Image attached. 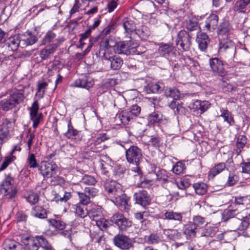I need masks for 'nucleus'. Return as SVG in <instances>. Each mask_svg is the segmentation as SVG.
Segmentation results:
<instances>
[{
	"label": "nucleus",
	"instance_id": "obj_1",
	"mask_svg": "<svg viewBox=\"0 0 250 250\" xmlns=\"http://www.w3.org/2000/svg\"><path fill=\"white\" fill-rule=\"evenodd\" d=\"M125 143V142H123L119 143V145L126 149L125 151L126 160L129 163L135 164L137 166L136 168L137 174L138 176H141V171L138 166L143 158L142 151L140 148L135 146H131L126 149L124 145Z\"/></svg>",
	"mask_w": 250,
	"mask_h": 250
},
{
	"label": "nucleus",
	"instance_id": "obj_2",
	"mask_svg": "<svg viewBox=\"0 0 250 250\" xmlns=\"http://www.w3.org/2000/svg\"><path fill=\"white\" fill-rule=\"evenodd\" d=\"M141 107L137 104H134L127 109L123 111L119 115L121 122L124 124H128L129 122L137 117L141 112Z\"/></svg>",
	"mask_w": 250,
	"mask_h": 250
},
{
	"label": "nucleus",
	"instance_id": "obj_3",
	"mask_svg": "<svg viewBox=\"0 0 250 250\" xmlns=\"http://www.w3.org/2000/svg\"><path fill=\"white\" fill-rule=\"evenodd\" d=\"M58 167L53 162H42L38 166L39 170L44 178L54 177L56 174Z\"/></svg>",
	"mask_w": 250,
	"mask_h": 250
},
{
	"label": "nucleus",
	"instance_id": "obj_4",
	"mask_svg": "<svg viewBox=\"0 0 250 250\" xmlns=\"http://www.w3.org/2000/svg\"><path fill=\"white\" fill-rule=\"evenodd\" d=\"M190 39L191 37L187 32L185 30L180 31L176 41L178 49L184 51L188 50L191 45Z\"/></svg>",
	"mask_w": 250,
	"mask_h": 250
},
{
	"label": "nucleus",
	"instance_id": "obj_5",
	"mask_svg": "<svg viewBox=\"0 0 250 250\" xmlns=\"http://www.w3.org/2000/svg\"><path fill=\"white\" fill-rule=\"evenodd\" d=\"M103 59L110 64L111 69L113 70L119 69L123 63L122 59L119 56L109 53L108 51L104 53Z\"/></svg>",
	"mask_w": 250,
	"mask_h": 250
},
{
	"label": "nucleus",
	"instance_id": "obj_6",
	"mask_svg": "<svg viewBox=\"0 0 250 250\" xmlns=\"http://www.w3.org/2000/svg\"><path fill=\"white\" fill-rule=\"evenodd\" d=\"M13 178L8 174L5 176L1 185L2 191H3L5 195H8L9 199L13 198L16 194V191L13 189Z\"/></svg>",
	"mask_w": 250,
	"mask_h": 250
},
{
	"label": "nucleus",
	"instance_id": "obj_7",
	"mask_svg": "<svg viewBox=\"0 0 250 250\" xmlns=\"http://www.w3.org/2000/svg\"><path fill=\"white\" fill-rule=\"evenodd\" d=\"M110 221L115 224L121 230H126L131 226V222L119 213H115L110 219Z\"/></svg>",
	"mask_w": 250,
	"mask_h": 250
},
{
	"label": "nucleus",
	"instance_id": "obj_8",
	"mask_svg": "<svg viewBox=\"0 0 250 250\" xmlns=\"http://www.w3.org/2000/svg\"><path fill=\"white\" fill-rule=\"evenodd\" d=\"M63 41V40L62 38H57L55 40L54 43L42 49L40 53V56L42 59L46 60L48 59L51 55L54 54L56 49Z\"/></svg>",
	"mask_w": 250,
	"mask_h": 250
},
{
	"label": "nucleus",
	"instance_id": "obj_9",
	"mask_svg": "<svg viewBox=\"0 0 250 250\" xmlns=\"http://www.w3.org/2000/svg\"><path fill=\"white\" fill-rule=\"evenodd\" d=\"M113 241L116 247L123 250H129L132 247L131 240L123 234L116 235L114 236Z\"/></svg>",
	"mask_w": 250,
	"mask_h": 250
},
{
	"label": "nucleus",
	"instance_id": "obj_10",
	"mask_svg": "<svg viewBox=\"0 0 250 250\" xmlns=\"http://www.w3.org/2000/svg\"><path fill=\"white\" fill-rule=\"evenodd\" d=\"M249 225L246 220L240 219L237 218H232L228 222V226L230 231H243L246 230Z\"/></svg>",
	"mask_w": 250,
	"mask_h": 250
},
{
	"label": "nucleus",
	"instance_id": "obj_11",
	"mask_svg": "<svg viewBox=\"0 0 250 250\" xmlns=\"http://www.w3.org/2000/svg\"><path fill=\"white\" fill-rule=\"evenodd\" d=\"M104 187L110 197L119 196L122 193V189L119 185L114 181L106 180L104 184Z\"/></svg>",
	"mask_w": 250,
	"mask_h": 250
},
{
	"label": "nucleus",
	"instance_id": "obj_12",
	"mask_svg": "<svg viewBox=\"0 0 250 250\" xmlns=\"http://www.w3.org/2000/svg\"><path fill=\"white\" fill-rule=\"evenodd\" d=\"M39 109V106L37 101H35L29 108L30 116L31 120L33 123V127L34 128H36L38 126L42 117V113H38Z\"/></svg>",
	"mask_w": 250,
	"mask_h": 250
},
{
	"label": "nucleus",
	"instance_id": "obj_13",
	"mask_svg": "<svg viewBox=\"0 0 250 250\" xmlns=\"http://www.w3.org/2000/svg\"><path fill=\"white\" fill-rule=\"evenodd\" d=\"M147 120L148 123L150 125L165 124L167 122V120L159 111H155L150 114L147 117Z\"/></svg>",
	"mask_w": 250,
	"mask_h": 250
},
{
	"label": "nucleus",
	"instance_id": "obj_14",
	"mask_svg": "<svg viewBox=\"0 0 250 250\" xmlns=\"http://www.w3.org/2000/svg\"><path fill=\"white\" fill-rule=\"evenodd\" d=\"M94 84L93 80L89 77H84L75 80L70 84L71 87L83 88L88 89Z\"/></svg>",
	"mask_w": 250,
	"mask_h": 250
},
{
	"label": "nucleus",
	"instance_id": "obj_15",
	"mask_svg": "<svg viewBox=\"0 0 250 250\" xmlns=\"http://www.w3.org/2000/svg\"><path fill=\"white\" fill-rule=\"evenodd\" d=\"M209 65L211 71L220 75L224 73V68L223 62L219 59L215 58L209 60Z\"/></svg>",
	"mask_w": 250,
	"mask_h": 250
},
{
	"label": "nucleus",
	"instance_id": "obj_16",
	"mask_svg": "<svg viewBox=\"0 0 250 250\" xmlns=\"http://www.w3.org/2000/svg\"><path fill=\"white\" fill-rule=\"evenodd\" d=\"M9 98L16 104H19L24 99V90L23 89H14L9 92Z\"/></svg>",
	"mask_w": 250,
	"mask_h": 250
},
{
	"label": "nucleus",
	"instance_id": "obj_17",
	"mask_svg": "<svg viewBox=\"0 0 250 250\" xmlns=\"http://www.w3.org/2000/svg\"><path fill=\"white\" fill-rule=\"evenodd\" d=\"M134 198L137 204L142 206H146L150 203V199L146 191L145 190L139 191L134 195Z\"/></svg>",
	"mask_w": 250,
	"mask_h": 250
},
{
	"label": "nucleus",
	"instance_id": "obj_18",
	"mask_svg": "<svg viewBox=\"0 0 250 250\" xmlns=\"http://www.w3.org/2000/svg\"><path fill=\"white\" fill-rule=\"evenodd\" d=\"M20 38L21 42L25 45H32L37 41V38L29 31L21 35Z\"/></svg>",
	"mask_w": 250,
	"mask_h": 250
},
{
	"label": "nucleus",
	"instance_id": "obj_19",
	"mask_svg": "<svg viewBox=\"0 0 250 250\" xmlns=\"http://www.w3.org/2000/svg\"><path fill=\"white\" fill-rule=\"evenodd\" d=\"M21 40L20 37L15 35L13 37H11L5 41V45L8 48V49L12 51H15L17 50Z\"/></svg>",
	"mask_w": 250,
	"mask_h": 250
},
{
	"label": "nucleus",
	"instance_id": "obj_20",
	"mask_svg": "<svg viewBox=\"0 0 250 250\" xmlns=\"http://www.w3.org/2000/svg\"><path fill=\"white\" fill-rule=\"evenodd\" d=\"M196 42L198 43L199 48L202 51H205L209 43V39L206 34L201 33L198 35Z\"/></svg>",
	"mask_w": 250,
	"mask_h": 250
},
{
	"label": "nucleus",
	"instance_id": "obj_21",
	"mask_svg": "<svg viewBox=\"0 0 250 250\" xmlns=\"http://www.w3.org/2000/svg\"><path fill=\"white\" fill-rule=\"evenodd\" d=\"M31 214L35 217L44 219L47 217L46 209L42 207L36 206L33 207L31 211Z\"/></svg>",
	"mask_w": 250,
	"mask_h": 250
},
{
	"label": "nucleus",
	"instance_id": "obj_22",
	"mask_svg": "<svg viewBox=\"0 0 250 250\" xmlns=\"http://www.w3.org/2000/svg\"><path fill=\"white\" fill-rule=\"evenodd\" d=\"M38 240L33 237H27L23 240V243L28 250H38Z\"/></svg>",
	"mask_w": 250,
	"mask_h": 250
},
{
	"label": "nucleus",
	"instance_id": "obj_23",
	"mask_svg": "<svg viewBox=\"0 0 250 250\" xmlns=\"http://www.w3.org/2000/svg\"><path fill=\"white\" fill-rule=\"evenodd\" d=\"M230 26L227 21H224L218 29L219 38H223V36L228 37L230 30Z\"/></svg>",
	"mask_w": 250,
	"mask_h": 250
},
{
	"label": "nucleus",
	"instance_id": "obj_24",
	"mask_svg": "<svg viewBox=\"0 0 250 250\" xmlns=\"http://www.w3.org/2000/svg\"><path fill=\"white\" fill-rule=\"evenodd\" d=\"M219 51L225 52L228 49H232L234 47V44L232 41L227 38H220Z\"/></svg>",
	"mask_w": 250,
	"mask_h": 250
},
{
	"label": "nucleus",
	"instance_id": "obj_25",
	"mask_svg": "<svg viewBox=\"0 0 250 250\" xmlns=\"http://www.w3.org/2000/svg\"><path fill=\"white\" fill-rule=\"evenodd\" d=\"M73 208L76 215L80 218H84L88 215V211L84 205L77 204L73 206Z\"/></svg>",
	"mask_w": 250,
	"mask_h": 250
},
{
	"label": "nucleus",
	"instance_id": "obj_26",
	"mask_svg": "<svg viewBox=\"0 0 250 250\" xmlns=\"http://www.w3.org/2000/svg\"><path fill=\"white\" fill-rule=\"evenodd\" d=\"M71 197L72 195L71 193L69 192H65L63 194L62 193H57L55 192L53 201L57 203L59 202H66Z\"/></svg>",
	"mask_w": 250,
	"mask_h": 250
},
{
	"label": "nucleus",
	"instance_id": "obj_27",
	"mask_svg": "<svg viewBox=\"0 0 250 250\" xmlns=\"http://www.w3.org/2000/svg\"><path fill=\"white\" fill-rule=\"evenodd\" d=\"M226 165L224 163H220L213 167L208 173L210 177L214 178L216 175L221 173L226 168Z\"/></svg>",
	"mask_w": 250,
	"mask_h": 250
},
{
	"label": "nucleus",
	"instance_id": "obj_28",
	"mask_svg": "<svg viewBox=\"0 0 250 250\" xmlns=\"http://www.w3.org/2000/svg\"><path fill=\"white\" fill-rule=\"evenodd\" d=\"M250 3V0H240L235 3L234 10L237 12V14L246 13V10L244 9Z\"/></svg>",
	"mask_w": 250,
	"mask_h": 250
},
{
	"label": "nucleus",
	"instance_id": "obj_29",
	"mask_svg": "<svg viewBox=\"0 0 250 250\" xmlns=\"http://www.w3.org/2000/svg\"><path fill=\"white\" fill-rule=\"evenodd\" d=\"M128 45H128L126 42H119L115 45V49L118 54H124L128 55L130 54V52H128L127 50Z\"/></svg>",
	"mask_w": 250,
	"mask_h": 250
},
{
	"label": "nucleus",
	"instance_id": "obj_30",
	"mask_svg": "<svg viewBox=\"0 0 250 250\" xmlns=\"http://www.w3.org/2000/svg\"><path fill=\"white\" fill-rule=\"evenodd\" d=\"M114 46L115 47V42L111 39H106L101 43V47L104 50V53L108 51L109 53H112V50L115 49H113Z\"/></svg>",
	"mask_w": 250,
	"mask_h": 250
},
{
	"label": "nucleus",
	"instance_id": "obj_31",
	"mask_svg": "<svg viewBox=\"0 0 250 250\" xmlns=\"http://www.w3.org/2000/svg\"><path fill=\"white\" fill-rule=\"evenodd\" d=\"M197 228L192 223L190 222L185 226L184 234L188 238L194 237L196 235V229Z\"/></svg>",
	"mask_w": 250,
	"mask_h": 250
},
{
	"label": "nucleus",
	"instance_id": "obj_32",
	"mask_svg": "<svg viewBox=\"0 0 250 250\" xmlns=\"http://www.w3.org/2000/svg\"><path fill=\"white\" fill-rule=\"evenodd\" d=\"M3 247L5 250H17L20 248L21 244L11 239H6L3 243Z\"/></svg>",
	"mask_w": 250,
	"mask_h": 250
},
{
	"label": "nucleus",
	"instance_id": "obj_33",
	"mask_svg": "<svg viewBox=\"0 0 250 250\" xmlns=\"http://www.w3.org/2000/svg\"><path fill=\"white\" fill-rule=\"evenodd\" d=\"M165 93L167 97L171 98L173 100H178L180 94L179 90L175 87L166 88Z\"/></svg>",
	"mask_w": 250,
	"mask_h": 250
},
{
	"label": "nucleus",
	"instance_id": "obj_34",
	"mask_svg": "<svg viewBox=\"0 0 250 250\" xmlns=\"http://www.w3.org/2000/svg\"><path fill=\"white\" fill-rule=\"evenodd\" d=\"M16 104L8 98L0 101V108L4 111L12 109Z\"/></svg>",
	"mask_w": 250,
	"mask_h": 250
},
{
	"label": "nucleus",
	"instance_id": "obj_35",
	"mask_svg": "<svg viewBox=\"0 0 250 250\" xmlns=\"http://www.w3.org/2000/svg\"><path fill=\"white\" fill-rule=\"evenodd\" d=\"M50 82V80L48 81V82H46L43 80L42 81H40L38 82L37 84V92L36 93V95H38V97L40 98H42L45 92V90L46 89L48 85V83Z\"/></svg>",
	"mask_w": 250,
	"mask_h": 250
},
{
	"label": "nucleus",
	"instance_id": "obj_36",
	"mask_svg": "<svg viewBox=\"0 0 250 250\" xmlns=\"http://www.w3.org/2000/svg\"><path fill=\"white\" fill-rule=\"evenodd\" d=\"M164 216L165 219L178 221L180 222H181L183 218L181 213L175 212L173 211H167L165 213Z\"/></svg>",
	"mask_w": 250,
	"mask_h": 250
},
{
	"label": "nucleus",
	"instance_id": "obj_37",
	"mask_svg": "<svg viewBox=\"0 0 250 250\" xmlns=\"http://www.w3.org/2000/svg\"><path fill=\"white\" fill-rule=\"evenodd\" d=\"M193 187L196 194L204 195L207 191V186L203 183H196L193 184Z\"/></svg>",
	"mask_w": 250,
	"mask_h": 250
},
{
	"label": "nucleus",
	"instance_id": "obj_38",
	"mask_svg": "<svg viewBox=\"0 0 250 250\" xmlns=\"http://www.w3.org/2000/svg\"><path fill=\"white\" fill-rule=\"evenodd\" d=\"M114 198L116 200V202H120L121 206L124 207V209H128V199L127 198L126 195L123 192L119 196H115Z\"/></svg>",
	"mask_w": 250,
	"mask_h": 250
},
{
	"label": "nucleus",
	"instance_id": "obj_39",
	"mask_svg": "<svg viewBox=\"0 0 250 250\" xmlns=\"http://www.w3.org/2000/svg\"><path fill=\"white\" fill-rule=\"evenodd\" d=\"M79 135V131L75 129L71 125V123L68 124V130L64 135L69 139H75Z\"/></svg>",
	"mask_w": 250,
	"mask_h": 250
},
{
	"label": "nucleus",
	"instance_id": "obj_40",
	"mask_svg": "<svg viewBox=\"0 0 250 250\" xmlns=\"http://www.w3.org/2000/svg\"><path fill=\"white\" fill-rule=\"evenodd\" d=\"M98 168L102 174H107L110 169V166L103 160H100L97 165Z\"/></svg>",
	"mask_w": 250,
	"mask_h": 250
},
{
	"label": "nucleus",
	"instance_id": "obj_41",
	"mask_svg": "<svg viewBox=\"0 0 250 250\" xmlns=\"http://www.w3.org/2000/svg\"><path fill=\"white\" fill-rule=\"evenodd\" d=\"M194 105L197 109L201 111V113H203L206 111L209 106V104L208 101H201L197 100L194 103Z\"/></svg>",
	"mask_w": 250,
	"mask_h": 250
},
{
	"label": "nucleus",
	"instance_id": "obj_42",
	"mask_svg": "<svg viewBox=\"0 0 250 250\" xmlns=\"http://www.w3.org/2000/svg\"><path fill=\"white\" fill-rule=\"evenodd\" d=\"M77 193L79 196L80 200V202L78 204L86 206L90 203L91 201L90 197L84 191L83 192L81 191H77Z\"/></svg>",
	"mask_w": 250,
	"mask_h": 250
},
{
	"label": "nucleus",
	"instance_id": "obj_43",
	"mask_svg": "<svg viewBox=\"0 0 250 250\" xmlns=\"http://www.w3.org/2000/svg\"><path fill=\"white\" fill-rule=\"evenodd\" d=\"M56 34L52 30H49L42 40V44L45 45L53 42L56 38Z\"/></svg>",
	"mask_w": 250,
	"mask_h": 250
},
{
	"label": "nucleus",
	"instance_id": "obj_44",
	"mask_svg": "<svg viewBox=\"0 0 250 250\" xmlns=\"http://www.w3.org/2000/svg\"><path fill=\"white\" fill-rule=\"evenodd\" d=\"M127 43L129 44L127 48L128 51L130 52V55L139 54L140 51L138 50L139 45L137 42H134L132 41L126 42Z\"/></svg>",
	"mask_w": 250,
	"mask_h": 250
},
{
	"label": "nucleus",
	"instance_id": "obj_45",
	"mask_svg": "<svg viewBox=\"0 0 250 250\" xmlns=\"http://www.w3.org/2000/svg\"><path fill=\"white\" fill-rule=\"evenodd\" d=\"M220 117L223 118L224 121L228 123L229 125H231L234 124V120L230 112L228 110L222 109L221 110Z\"/></svg>",
	"mask_w": 250,
	"mask_h": 250
},
{
	"label": "nucleus",
	"instance_id": "obj_46",
	"mask_svg": "<svg viewBox=\"0 0 250 250\" xmlns=\"http://www.w3.org/2000/svg\"><path fill=\"white\" fill-rule=\"evenodd\" d=\"M174 50V47L170 44H162L159 48V52L160 54L164 55L169 54L172 53Z\"/></svg>",
	"mask_w": 250,
	"mask_h": 250
},
{
	"label": "nucleus",
	"instance_id": "obj_47",
	"mask_svg": "<svg viewBox=\"0 0 250 250\" xmlns=\"http://www.w3.org/2000/svg\"><path fill=\"white\" fill-rule=\"evenodd\" d=\"M50 224L59 230H62L65 227V224L62 221L56 219H50L48 220Z\"/></svg>",
	"mask_w": 250,
	"mask_h": 250
},
{
	"label": "nucleus",
	"instance_id": "obj_48",
	"mask_svg": "<svg viewBox=\"0 0 250 250\" xmlns=\"http://www.w3.org/2000/svg\"><path fill=\"white\" fill-rule=\"evenodd\" d=\"M197 27V22L194 17H191L186 21V27L190 31L194 30Z\"/></svg>",
	"mask_w": 250,
	"mask_h": 250
},
{
	"label": "nucleus",
	"instance_id": "obj_49",
	"mask_svg": "<svg viewBox=\"0 0 250 250\" xmlns=\"http://www.w3.org/2000/svg\"><path fill=\"white\" fill-rule=\"evenodd\" d=\"M124 27L126 32H132L136 30L135 24L133 21L126 18L123 23Z\"/></svg>",
	"mask_w": 250,
	"mask_h": 250
},
{
	"label": "nucleus",
	"instance_id": "obj_50",
	"mask_svg": "<svg viewBox=\"0 0 250 250\" xmlns=\"http://www.w3.org/2000/svg\"><path fill=\"white\" fill-rule=\"evenodd\" d=\"M101 209L98 207H93L88 211V215L93 220L95 221V218L101 215Z\"/></svg>",
	"mask_w": 250,
	"mask_h": 250
},
{
	"label": "nucleus",
	"instance_id": "obj_51",
	"mask_svg": "<svg viewBox=\"0 0 250 250\" xmlns=\"http://www.w3.org/2000/svg\"><path fill=\"white\" fill-rule=\"evenodd\" d=\"M169 106L175 112H177V113L183 111V107L181 105L179 101H178L177 100H173Z\"/></svg>",
	"mask_w": 250,
	"mask_h": 250
},
{
	"label": "nucleus",
	"instance_id": "obj_52",
	"mask_svg": "<svg viewBox=\"0 0 250 250\" xmlns=\"http://www.w3.org/2000/svg\"><path fill=\"white\" fill-rule=\"evenodd\" d=\"M16 159V157L13 155L5 157L1 166L0 167V171L4 170L7 167L13 162Z\"/></svg>",
	"mask_w": 250,
	"mask_h": 250
},
{
	"label": "nucleus",
	"instance_id": "obj_53",
	"mask_svg": "<svg viewBox=\"0 0 250 250\" xmlns=\"http://www.w3.org/2000/svg\"><path fill=\"white\" fill-rule=\"evenodd\" d=\"M185 169V166L181 162H177L172 169L173 173L176 175H180L182 173Z\"/></svg>",
	"mask_w": 250,
	"mask_h": 250
},
{
	"label": "nucleus",
	"instance_id": "obj_54",
	"mask_svg": "<svg viewBox=\"0 0 250 250\" xmlns=\"http://www.w3.org/2000/svg\"><path fill=\"white\" fill-rule=\"evenodd\" d=\"M160 88V85L155 83H149L146 87V91L148 93H157Z\"/></svg>",
	"mask_w": 250,
	"mask_h": 250
},
{
	"label": "nucleus",
	"instance_id": "obj_55",
	"mask_svg": "<svg viewBox=\"0 0 250 250\" xmlns=\"http://www.w3.org/2000/svg\"><path fill=\"white\" fill-rule=\"evenodd\" d=\"M247 143V138L244 136H240L238 137L236 146L237 148L239 149V152L241 151V149L244 147Z\"/></svg>",
	"mask_w": 250,
	"mask_h": 250
},
{
	"label": "nucleus",
	"instance_id": "obj_56",
	"mask_svg": "<svg viewBox=\"0 0 250 250\" xmlns=\"http://www.w3.org/2000/svg\"><path fill=\"white\" fill-rule=\"evenodd\" d=\"M205 223V218L198 215L193 218V222L192 223L198 229L202 227Z\"/></svg>",
	"mask_w": 250,
	"mask_h": 250
},
{
	"label": "nucleus",
	"instance_id": "obj_57",
	"mask_svg": "<svg viewBox=\"0 0 250 250\" xmlns=\"http://www.w3.org/2000/svg\"><path fill=\"white\" fill-rule=\"evenodd\" d=\"M96 225L100 229H106L110 225L109 222L105 218H101L100 220H95Z\"/></svg>",
	"mask_w": 250,
	"mask_h": 250
},
{
	"label": "nucleus",
	"instance_id": "obj_58",
	"mask_svg": "<svg viewBox=\"0 0 250 250\" xmlns=\"http://www.w3.org/2000/svg\"><path fill=\"white\" fill-rule=\"evenodd\" d=\"M236 211L234 210H229L226 211H224L223 213L222 220L224 222L229 221L232 218H234L233 216L235 214Z\"/></svg>",
	"mask_w": 250,
	"mask_h": 250
},
{
	"label": "nucleus",
	"instance_id": "obj_59",
	"mask_svg": "<svg viewBox=\"0 0 250 250\" xmlns=\"http://www.w3.org/2000/svg\"><path fill=\"white\" fill-rule=\"evenodd\" d=\"M81 182L86 185H94L96 183V181L95 179L91 176L85 175L82 179Z\"/></svg>",
	"mask_w": 250,
	"mask_h": 250
},
{
	"label": "nucleus",
	"instance_id": "obj_60",
	"mask_svg": "<svg viewBox=\"0 0 250 250\" xmlns=\"http://www.w3.org/2000/svg\"><path fill=\"white\" fill-rule=\"evenodd\" d=\"M136 30L137 34L143 39H146L149 36V32L146 27L142 26L141 28Z\"/></svg>",
	"mask_w": 250,
	"mask_h": 250
},
{
	"label": "nucleus",
	"instance_id": "obj_61",
	"mask_svg": "<svg viewBox=\"0 0 250 250\" xmlns=\"http://www.w3.org/2000/svg\"><path fill=\"white\" fill-rule=\"evenodd\" d=\"M26 200L31 204H36L39 199L38 195L34 192L30 193L26 198Z\"/></svg>",
	"mask_w": 250,
	"mask_h": 250
},
{
	"label": "nucleus",
	"instance_id": "obj_62",
	"mask_svg": "<svg viewBox=\"0 0 250 250\" xmlns=\"http://www.w3.org/2000/svg\"><path fill=\"white\" fill-rule=\"evenodd\" d=\"M27 161L30 168H35L38 166L35 156L34 154H30Z\"/></svg>",
	"mask_w": 250,
	"mask_h": 250
},
{
	"label": "nucleus",
	"instance_id": "obj_63",
	"mask_svg": "<svg viewBox=\"0 0 250 250\" xmlns=\"http://www.w3.org/2000/svg\"><path fill=\"white\" fill-rule=\"evenodd\" d=\"M91 237L94 242L100 243L103 239L102 232L101 230L98 232H93L91 234Z\"/></svg>",
	"mask_w": 250,
	"mask_h": 250
},
{
	"label": "nucleus",
	"instance_id": "obj_64",
	"mask_svg": "<svg viewBox=\"0 0 250 250\" xmlns=\"http://www.w3.org/2000/svg\"><path fill=\"white\" fill-rule=\"evenodd\" d=\"M160 241L159 236L157 234H151L148 237L147 243L149 244H154L159 243Z\"/></svg>",
	"mask_w": 250,
	"mask_h": 250
}]
</instances>
